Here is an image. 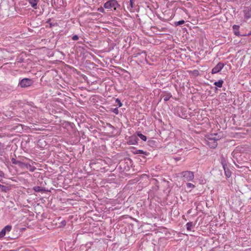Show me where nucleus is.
<instances>
[{
    "label": "nucleus",
    "instance_id": "nucleus-16",
    "mask_svg": "<svg viewBox=\"0 0 251 251\" xmlns=\"http://www.w3.org/2000/svg\"><path fill=\"white\" fill-rule=\"evenodd\" d=\"M186 226L187 230L191 231L193 226L192 223L188 222L186 224Z\"/></svg>",
    "mask_w": 251,
    "mask_h": 251
},
{
    "label": "nucleus",
    "instance_id": "nucleus-26",
    "mask_svg": "<svg viewBox=\"0 0 251 251\" xmlns=\"http://www.w3.org/2000/svg\"><path fill=\"white\" fill-rule=\"evenodd\" d=\"M4 174L2 171H0V177H3Z\"/></svg>",
    "mask_w": 251,
    "mask_h": 251
},
{
    "label": "nucleus",
    "instance_id": "nucleus-3",
    "mask_svg": "<svg viewBox=\"0 0 251 251\" xmlns=\"http://www.w3.org/2000/svg\"><path fill=\"white\" fill-rule=\"evenodd\" d=\"M120 5L118 4L116 0H109L104 4V7L106 9L113 8L114 10L119 7Z\"/></svg>",
    "mask_w": 251,
    "mask_h": 251
},
{
    "label": "nucleus",
    "instance_id": "nucleus-18",
    "mask_svg": "<svg viewBox=\"0 0 251 251\" xmlns=\"http://www.w3.org/2000/svg\"><path fill=\"white\" fill-rule=\"evenodd\" d=\"M186 186H187V188L190 189H193L195 187L193 184L191 183H187ZM190 191H191V190H190Z\"/></svg>",
    "mask_w": 251,
    "mask_h": 251
},
{
    "label": "nucleus",
    "instance_id": "nucleus-19",
    "mask_svg": "<svg viewBox=\"0 0 251 251\" xmlns=\"http://www.w3.org/2000/svg\"><path fill=\"white\" fill-rule=\"evenodd\" d=\"M116 103L117 104V105H118L119 107H121L123 105L121 100L119 99H117L116 100Z\"/></svg>",
    "mask_w": 251,
    "mask_h": 251
},
{
    "label": "nucleus",
    "instance_id": "nucleus-23",
    "mask_svg": "<svg viewBox=\"0 0 251 251\" xmlns=\"http://www.w3.org/2000/svg\"><path fill=\"white\" fill-rule=\"evenodd\" d=\"M98 11L101 13H103L104 12V10L103 8L102 7H99L98 9Z\"/></svg>",
    "mask_w": 251,
    "mask_h": 251
},
{
    "label": "nucleus",
    "instance_id": "nucleus-4",
    "mask_svg": "<svg viewBox=\"0 0 251 251\" xmlns=\"http://www.w3.org/2000/svg\"><path fill=\"white\" fill-rule=\"evenodd\" d=\"M33 83L32 79L27 78H25L22 79L19 83V85L22 88L27 87L31 86Z\"/></svg>",
    "mask_w": 251,
    "mask_h": 251
},
{
    "label": "nucleus",
    "instance_id": "nucleus-12",
    "mask_svg": "<svg viewBox=\"0 0 251 251\" xmlns=\"http://www.w3.org/2000/svg\"><path fill=\"white\" fill-rule=\"evenodd\" d=\"M39 1V0H28V1L31 7L35 9L37 8V4Z\"/></svg>",
    "mask_w": 251,
    "mask_h": 251
},
{
    "label": "nucleus",
    "instance_id": "nucleus-27",
    "mask_svg": "<svg viewBox=\"0 0 251 251\" xmlns=\"http://www.w3.org/2000/svg\"><path fill=\"white\" fill-rule=\"evenodd\" d=\"M61 223L63 226H65L66 224V222L65 220H63L62 221Z\"/></svg>",
    "mask_w": 251,
    "mask_h": 251
},
{
    "label": "nucleus",
    "instance_id": "nucleus-21",
    "mask_svg": "<svg viewBox=\"0 0 251 251\" xmlns=\"http://www.w3.org/2000/svg\"><path fill=\"white\" fill-rule=\"evenodd\" d=\"M184 23V21L181 20V21H179L177 22H176V25H181L183 24Z\"/></svg>",
    "mask_w": 251,
    "mask_h": 251
},
{
    "label": "nucleus",
    "instance_id": "nucleus-13",
    "mask_svg": "<svg viewBox=\"0 0 251 251\" xmlns=\"http://www.w3.org/2000/svg\"><path fill=\"white\" fill-rule=\"evenodd\" d=\"M224 83V81L222 79H220L218 81H216L214 82V84L218 87L219 88H221L223 86V84Z\"/></svg>",
    "mask_w": 251,
    "mask_h": 251
},
{
    "label": "nucleus",
    "instance_id": "nucleus-6",
    "mask_svg": "<svg viewBox=\"0 0 251 251\" xmlns=\"http://www.w3.org/2000/svg\"><path fill=\"white\" fill-rule=\"evenodd\" d=\"M182 175L184 178L185 180L189 181L192 180L194 178V175L193 172L191 171H184L182 173Z\"/></svg>",
    "mask_w": 251,
    "mask_h": 251
},
{
    "label": "nucleus",
    "instance_id": "nucleus-8",
    "mask_svg": "<svg viewBox=\"0 0 251 251\" xmlns=\"http://www.w3.org/2000/svg\"><path fill=\"white\" fill-rule=\"evenodd\" d=\"M12 229V226L10 225L6 226L2 230L0 231V239L2 238L7 232H9Z\"/></svg>",
    "mask_w": 251,
    "mask_h": 251
},
{
    "label": "nucleus",
    "instance_id": "nucleus-11",
    "mask_svg": "<svg viewBox=\"0 0 251 251\" xmlns=\"http://www.w3.org/2000/svg\"><path fill=\"white\" fill-rule=\"evenodd\" d=\"M239 28H240V26L238 25H234L232 26V29L233 30L234 33L235 35H236L237 36H241V35L240 34L239 30Z\"/></svg>",
    "mask_w": 251,
    "mask_h": 251
},
{
    "label": "nucleus",
    "instance_id": "nucleus-28",
    "mask_svg": "<svg viewBox=\"0 0 251 251\" xmlns=\"http://www.w3.org/2000/svg\"><path fill=\"white\" fill-rule=\"evenodd\" d=\"M176 160H179V159H178V158H176Z\"/></svg>",
    "mask_w": 251,
    "mask_h": 251
},
{
    "label": "nucleus",
    "instance_id": "nucleus-25",
    "mask_svg": "<svg viewBox=\"0 0 251 251\" xmlns=\"http://www.w3.org/2000/svg\"><path fill=\"white\" fill-rule=\"evenodd\" d=\"M133 0H130V5L131 8L133 7Z\"/></svg>",
    "mask_w": 251,
    "mask_h": 251
},
{
    "label": "nucleus",
    "instance_id": "nucleus-5",
    "mask_svg": "<svg viewBox=\"0 0 251 251\" xmlns=\"http://www.w3.org/2000/svg\"><path fill=\"white\" fill-rule=\"evenodd\" d=\"M221 164L225 171V174L227 177L231 176V172L229 170L226 160L223 158L221 160Z\"/></svg>",
    "mask_w": 251,
    "mask_h": 251
},
{
    "label": "nucleus",
    "instance_id": "nucleus-2",
    "mask_svg": "<svg viewBox=\"0 0 251 251\" xmlns=\"http://www.w3.org/2000/svg\"><path fill=\"white\" fill-rule=\"evenodd\" d=\"M221 135L217 133L207 135L206 136L207 145L211 148H216L218 145L217 141L221 139Z\"/></svg>",
    "mask_w": 251,
    "mask_h": 251
},
{
    "label": "nucleus",
    "instance_id": "nucleus-14",
    "mask_svg": "<svg viewBox=\"0 0 251 251\" xmlns=\"http://www.w3.org/2000/svg\"><path fill=\"white\" fill-rule=\"evenodd\" d=\"M33 189L36 192H41L45 191L44 188L41 187L40 186H35Z\"/></svg>",
    "mask_w": 251,
    "mask_h": 251
},
{
    "label": "nucleus",
    "instance_id": "nucleus-24",
    "mask_svg": "<svg viewBox=\"0 0 251 251\" xmlns=\"http://www.w3.org/2000/svg\"><path fill=\"white\" fill-rule=\"evenodd\" d=\"M73 40H77L78 39V36L77 35H75L72 37Z\"/></svg>",
    "mask_w": 251,
    "mask_h": 251
},
{
    "label": "nucleus",
    "instance_id": "nucleus-15",
    "mask_svg": "<svg viewBox=\"0 0 251 251\" xmlns=\"http://www.w3.org/2000/svg\"><path fill=\"white\" fill-rule=\"evenodd\" d=\"M138 136L143 141H146L147 140V137L144 135L142 134V133H138L137 134Z\"/></svg>",
    "mask_w": 251,
    "mask_h": 251
},
{
    "label": "nucleus",
    "instance_id": "nucleus-7",
    "mask_svg": "<svg viewBox=\"0 0 251 251\" xmlns=\"http://www.w3.org/2000/svg\"><path fill=\"white\" fill-rule=\"evenodd\" d=\"M224 67V64L223 63H218L215 67H214L211 71L213 74L219 73Z\"/></svg>",
    "mask_w": 251,
    "mask_h": 251
},
{
    "label": "nucleus",
    "instance_id": "nucleus-22",
    "mask_svg": "<svg viewBox=\"0 0 251 251\" xmlns=\"http://www.w3.org/2000/svg\"><path fill=\"white\" fill-rule=\"evenodd\" d=\"M170 97H171V96H166L164 97V98H163L164 100L165 101L169 100Z\"/></svg>",
    "mask_w": 251,
    "mask_h": 251
},
{
    "label": "nucleus",
    "instance_id": "nucleus-20",
    "mask_svg": "<svg viewBox=\"0 0 251 251\" xmlns=\"http://www.w3.org/2000/svg\"><path fill=\"white\" fill-rule=\"evenodd\" d=\"M112 111L116 115H118L119 114V109L118 108L112 109Z\"/></svg>",
    "mask_w": 251,
    "mask_h": 251
},
{
    "label": "nucleus",
    "instance_id": "nucleus-9",
    "mask_svg": "<svg viewBox=\"0 0 251 251\" xmlns=\"http://www.w3.org/2000/svg\"><path fill=\"white\" fill-rule=\"evenodd\" d=\"M244 17L246 19H249L251 18V7H245L243 10Z\"/></svg>",
    "mask_w": 251,
    "mask_h": 251
},
{
    "label": "nucleus",
    "instance_id": "nucleus-1",
    "mask_svg": "<svg viewBox=\"0 0 251 251\" xmlns=\"http://www.w3.org/2000/svg\"><path fill=\"white\" fill-rule=\"evenodd\" d=\"M13 164L17 165L22 170H28L31 172L36 170V167L33 165L35 162L27 158H23L20 160H16L14 158L11 159Z\"/></svg>",
    "mask_w": 251,
    "mask_h": 251
},
{
    "label": "nucleus",
    "instance_id": "nucleus-10",
    "mask_svg": "<svg viewBox=\"0 0 251 251\" xmlns=\"http://www.w3.org/2000/svg\"><path fill=\"white\" fill-rule=\"evenodd\" d=\"M138 56H141V57L143 59H145L146 58V52L143 50H137L133 54L134 57H137Z\"/></svg>",
    "mask_w": 251,
    "mask_h": 251
},
{
    "label": "nucleus",
    "instance_id": "nucleus-17",
    "mask_svg": "<svg viewBox=\"0 0 251 251\" xmlns=\"http://www.w3.org/2000/svg\"><path fill=\"white\" fill-rule=\"evenodd\" d=\"M136 153H138V154H144L145 155H148L149 154V152L144 151H143V150H137V151H136Z\"/></svg>",
    "mask_w": 251,
    "mask_h": 251
}]
</instances>
